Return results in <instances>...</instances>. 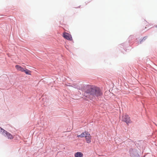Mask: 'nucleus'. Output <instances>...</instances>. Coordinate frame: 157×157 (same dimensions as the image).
I'll return each mask as SVG.
<instances>
[{"label": "nucleus", "mask_w": 157, "mask_h": 157, "mask_svg": "<svg viewBox=\"0 0 157 157\" xmlns=\"http://www.w3.org/2000/svg\"><path fill=\"white\" fill-rule=\"evenodd\" d=\"M122 121L125 122L127 124L131 123V122L129 117L126 114L122 116Z\"/></svg>", "instance_id": "7ed1b4c3"}, {"label": "nucleus", "mask_w": 157, "mask_h": 157, "mask_svg": "<svg viewBox=\"0 0 157 157\" xmlns=\"http://www.w3.org/2000/svg\"><path fill=\"white\" fill-rule=\"evenodd\" d=\"M85 138L87 143L89 144L91 143V136L89 133L87 134V135L86 136Z\"/></svg>", "instance_id": "39448f33"}, {"label": "nucleus", "mask_w": 157, "mask_h": 157, "mask_svg": "<svg viewBox=\"0 0 157 157\" xmlns=\"http://www.w3.org/2000/svg\"><path fill=\"white\" fill-rule=\"evenodd\" d=\"M15 67L18 71H21V72H23L24 69L23 67L18 65H16L15 66Z\"/></svg>", "instance_id": "0eeeda50"}, {"label": "nucleus", "mask_w": 157, "mask_h": 157, "mask_svg": "<svg viewBox=\"0 0 157 157\" xmlns=\"http://www.w3.org/2000/svg\"><path fill=\"white\" fill-rule=\"evenodd\" d=\"M75 157H83V154L81 152H77L75 154Z\"/></svg>", "instance_id": "6e6552de"}, {"label": "nucleus", "mask_w": 157, "mask_h": 157, "mask_svg": "<svg viewBox=\"0 0 157 157\" xmlns=\"http://www.w3.org/2000/svg\"><path fill=\"white\" fill-rule=\"evenodd\" d=\"M0 133L5 136L7 137L9 139H12L13 138V136L10 133L5 131L0 127Z\"/></svg>", "instance_id": "f03ea898"}, {"label": "nucleus", "mask_w": 157, "mask_h": 157, "mask_svg": "<svg viewBox=\"0 0 157 157\" xmlns=\"http://www.w3.org/2000/svg\"><path fill=\"white\" fill-rule=\"evenodd\" d=\"M63 36L64 38L70 41L72 40L71 35L68 33L66 32L63 33Z\"/></svg>", "instance_id": "20e7f679"}, {"label": "nucleus", "mask_w": 157, "mask_h": 157, "mask_svg": "<svg viewBox=\"0 0 157 157\" xmlns=\"http://www.w3.org/2000/svg\"><path fill=\"white\" fill-rule=\"evenodd\" d=\"M88 132H84L81 134L78 135L77 136V137H80L81 138H83L84 137H85L87 135V134H88Z\"/></svg>", "instance_id": "423d86ee"}, {"label": "nucleus", "mask_w": 157, "mask_h": 157, "mask_svg": "<svg viewBox=\"0 0 157 157\" xmlns=\"http://www.w3.org/2000/svg\"><path fill=\"white\" fill-rule=\"evenodd\" d=\"M81 90L84 92V96L89 98H92L95 96H99L102 94L98 87L91 85H83L82 86Z\"/></svg>", "instance_id": "f257e3e1"}, {"label": "nucleus", "mask_w": 157, "mask_h": 157, "mask_svg": "<svg viewBox=\"0 0 157 157\" xmlns=\"http://www.w3.org/2000/svg\"><path fill=\"white\" fill-rule=\"evenodd\" d=\"M156 27H157V25H156Z\"/></svg>", "instance_id": "9d476101"}, {"label": "nucleus", "mask_w": 157, "mask_h": 157, "mask_svg": "<svg viewBox=\"0 0 157 157\" xmlns=\"http://www.w3.org/2000/svg\"><path fill=\"white\" fill-rule=\"evenodd\" d=\"M23 72H24L26 75H31V71L26 68L24 69Z\"/></svg>", "instance_id": "1a4fd4ad"}]
</instances>
